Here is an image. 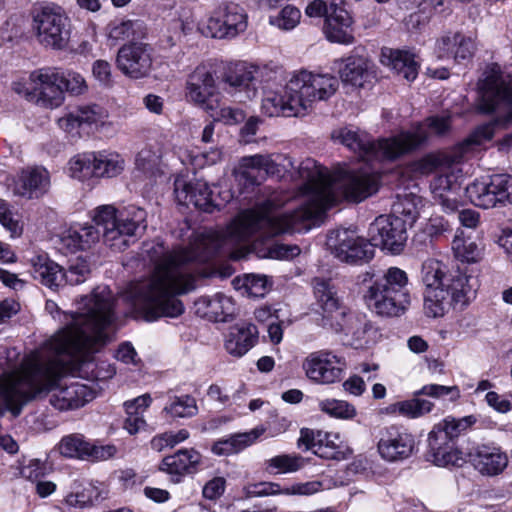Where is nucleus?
<instances>
[{"mask_svg":"<svg viewBox=\"0 0 512 512\" xmlns=\"http://www.w3.org/2000/svg\"><path fill=\"white\" fill-rule=\"evenodd\" d=\"M165 410L175 417H191L197 413V405L193 397L186 395L176 397Z\"/></svg>","mask_w":512,"mask_h":512,"instance_id":"obj_49","label":"nucleus"},{"mask_svg":"<svg viewBox=\"0 0 512 512\" xmlns=\"http://www.w3.org/2000/svg\"><path fill=\"white\" fill-rule=\"evenodd\" d=\"M234 282H242L240 287L252 297H263L268 289V280L265 275L247 274L243 279L238 278Z\"/></svg>","mask_w":512,"mask_h":512,"instance_id":"obj_47","label":"nucleus"},{"mask_svg":"<svg viewBox=\"0 0 512 512\" xmlns=\"http://www.w3.org/2000/svg\"><path fill=\"white\" fill-rule=\"evenodd\" d=\"M92 74L95 79L104 87L113 85L112 70L109 62L96 60L92 65Z\"/></svg>","mask_w":512,"mask_h":512,"instance_id":"obj_59","label":"nucleus"},{"mask_svg":"<svg viewBox=\"0 0 512 512\" xmlns=\"http://www.w3.org/2000/svg\"><path fill=\"white\" fill-rule=\"evenodd\" d=\"M96 493L94 487H88L81 492L71 493L67 495L66 502L71 506L85 507L93 504L92 494Z\"/></svg>","mask_w":512,"mask_h":512,"instance_id":"obj_64","label":"nucleus"},{"mask_svg":"<svg viewBox=\"0 0 512 512\" xmlns=\"http://www.w3.org/2000/svg\"><path fill=\"white\" fill-rule=\"evenodd\" d=\"M60 453L65 457L82 458L88 455L89 443L78 436H67L62 439L59 446Z\"/></svg>","mask_w":512,"mask_h":512,"instance_id":"obj_46","label":"nucleus"},{"mask_svg":"<svg viewBox=\"0 0 512 512\" xmlns=\"http://www.w3.org/2000/svg\"><path fill=\"white\" fill-rule=\"evenodd\" d=\"M382 63L391 67L407 81H413L418 75V63L414 54L404 50H388L382 53Z\"/></svg>","mask_w":512,"mask_h":512,"instance_id":"obj_37","label":"nucleus"},{"mask_svg":"<svg viewBox=\"0 0 512 512\" xmlns=\"http://www.w3.org/2000/svg\"><path fill=\"white\" fill-rule=\"evenodd\" d=\"M465 191L474 205L485 209L512 203V175L496 174L489 182L475 181Z\"/></svg>","mask_w":512,"mask_h":512,"instance_id":"obj_15","label":"nucleus"},{"mask_svg":"<svg viewBox=\"0 0 512 512\" xmlns=\"http://www.w3.org/2000/svg\"><path fill=\"white\" fill-rule=\"evenodd\" d=\"M470 457L475 469L488 476L501 473L508 464L507 455L496 447H478Z\"/></svg>","mask_w":512,"mask_h":512,"instance_id":"obj_33","label":"nucleus"},{"mask_svg":"<svg viewBox=\"0 0 512 512\" xmlns=\"http://www.w3.org/2000/svg\"><path fill=\"white\" fill-rule=\"evenodd\" d=\"M493 135V123L481 125L450 151L430 154L421 160L420 168L423 173L438 172L430 183V189L434 200L445 212H455L460 206L462 188L458 179L462 169L458 165L467 153L491 140Z\"/></svg>","mask_w":512,"mask_h":512,"instance_id":"obj_3","label":"nucleus"},{"mask_svg":"<svg viewBox=\"0 0 512 512\" xmlns=\"http://www.w3.org/2000/svg\"><path fill=\"white\" fill-rule=\"evenodd\" d=\"M280 172L270 155L255 154L242 157L234 168V175L245 188L260 185L267 175Z\"/></svg>","mask_w":512,"mask_h":512,"instance_id":"obj_23","label":"nucleus"},{"mask_svg":"<svg viewBox=\"0 0 512 512\" xmlns=\"http://www.w3.org/2000/svg\"><path fill=\"white\" fill-rule=\"evenodd\" d=\"M334 141L346 146L360 159L365 161H393L403 156V153L419 144L424 136L422 132L414 135L399 133L390 138L374 141L366 132L354 126H344L334 129L331 133Z\"/></svg>","mask_w":512,"mask_h":512,"instance_id":"obj_5","label":"nucleus"},{"mask_svg":"<svg viewBox=\"0 0 512 512\" xmlns=\"http://www.w3.org/2000/svg\"><path fill=\"white\" fill-rule=\"evenodd\" d=\"M260 257H269L276 259H289L300 254V248L296 245H286L274 243L267 246L266 251L258 252Z\"/></svg>","mask_w":512,"mask_h":512,"instance_id":"obj_53","label":"nucleus"},{"mask_svg":"<svg viewBox=\"0 0 512 512\" xmlns=\"http://www.w3.org/2000/svg\"><path fill=\"white\" fill-rule=\"evenodd\" d=\"M318 439H316L315 433L309 429H302L301 436L299 438V445H305L307 450L315 449V454L324 457V453L321 452L323 449V440L321 438V433H317ZM325 457H334V455H325Z\"/></svg>","mask_w":512,"mask_h":512,"instance_id":"obj_58","label":"nucleus"},{"mask_svg":"<svg viewBox=\"0 0 512 512\" xmlns=\"http://www.w3.org/2000/svg\"><path fill=\"white\" fill-rule=\"evenodd\" d=\"M339 87V80L331 74H315L302 70L288 81V90L295 93L303 113L312 107L315 101H326Z\"/></svg>","mask_w":512,"mask_h":512,"instance_id":"obj_13","label":"nucleus"},{"mask_svg":"<svg viewBox=\"0 0 512 512\" xmlns=\"http://www.w3.org/2000/svg\"><path fill=\"white\" fill-rule=\"evenodd\" d=\"M246 28L247 15L244 9L235 3L220 6L208 21V29L216 38H234Z\"/></svg>","mask_w":512,"mask_h":512,"instance_id":"obj_21","label":"nucleus"},{"mask_svg":"<svg viewBox=\"0 0 512 512\" xmlns=\"http://www.w3.org/2000/svg\"><path fill=\"white\" fill-rule=\"evenodd\" d=\"M414 447V437L396 426L382 430L377 444L380 456L389 462L401 461L410 457Z\"/></svg>","mask_w":512,"mask_h":512,"instance_id":"obj_25","label":"nucleus"},{"mask_svg":"<svg viewBox=\"0 0 512 512\" xmlns=\"http://www.w3.org/2000/svg\"><path fill=\"white\" fill-rule=\"evenodd\" d=\"M31 28L37 42L45 48L64 50L71 36V21L61 7L42 5L31 12Z\"/></svg>","mask_w":512,"mask_h":512,"instance_id":"obj_11","label":"nucleus"},{"mask_svg":"<svg viewBox=\"0 0 512 512\" xmlns=\"http://www.w3.org/2000/svg\"><path fill=\"white\" fill-rule=\"evenodd\" d=\"M196 314L214 322H226L234 314V303L224 294L201 296L195 303Z\"/></svg>","mask_w":512,"mask_h":512,"instance_id":"obj_30","label":"nucleus"},{"mask_svg":"<svg viewBox=\"0 0 512 512\" xmlns=\"http://www.w3.org/2000/svg\"><path fill=\"white\" fill-rule=\"evenodd\" d=\"M452 249L456 258L465 262H476L481 257V249L470 238L456 235L452 241Z\"/></svg>","mask_w":512,"mask_h":512,"instance_id":"obj_40","label":"nucleus"},{"mask_svg":"<svg viewBox=\"0 0 512 512\" xmlns=\"http://www.w3.org/2000/svg\"><path fill=\"white\" fill-rule=\"evenodd\" d=\"M457 36H461V32H446L437 39L435 51L439 58H455V50L458 45H454Z\"/></svg>","mask_w":512,"mask_h":512,"instance_id":"obj_52","label":"nucleus"},{"mask_svg":"<svg viewBox=\"0 0 512 512\" xmlns=\"http://www.w3.org/2000/svg\"><path fill=\"white\" fill-rule=\"evenodd\" d=\"M472 417H464L461 419H455L447 417L442 422L434 426L431 432L440 431L446 436V440L454 442L463 431L472 425Z\"/></svg>","mask_w":512,"mask_h":512,"instance_id":"obj_42","label":"nucleus"},{"mask_svg":"<svg viewBox=\"0 0 512 512\" xmlns=\"http://www.w3.org/2000/svg\"><path fill=\"white\" fill-rule=\"evenodd\" d=\"M247 497H261L283 494L280 485L274 482H260L245 487Z\"/></svg>","mask_w":512,"mask_h":512,"instance_id":"obj_56","label":"nucleus"},{"mask_svg":"<svg viewBox=\"0 0 512 512\" xmlns=\"http://www.w3.org/2000/svg\"><path fill=\"white\" fill-rule=\"evenodd\" d=\"M73 178L84 181L91 177H115L123 170L124 160L117 154L84 153L70 161Z\"/></svg>","mask_w":512,"mask_h":512,"instance_id":"obj_16","label":"nucleus"},{"mask_svg":"<svg viewBox=\"0 0 512 512\" xmlns=\"http://www.w3.org/2000/svg\"><path fill=\"white\" fill-rule=\"evenodd\" d=\"M186 89L190 101L202 109L212 112L219 108L220 93L214 73L208 67L197 66L188 77Z\"/></svg>","mask_w":512,"mask_h":512,"instance_id":"obj_19","label":"nucleus"},{"mask_svg":"<svg viewBox=\"0 0 512 512\" xmlns=\"http://www.w3.org/2000/svg\"><path fill=\"white\" fill-rule=\"evenodd\" d=\"M305 464L299 455H278L268 460V467L277 470V473H292L300 470Z\"/></svg>","mask_w":512,"mask_h":512,"instance_id":"obj_45","label":"nucleus"},{"mask_svg":"<svg viewBox=\"0 0 512 512\" xmlns=\"http://www.w3.org/2000/svg\"><path fill=\"white\" fill-rule=\"evenodd\" d=\"M114 306L115 297L105 286L82 297L78 312L71 315L66 327L24 358L18 369L0 376L5 410L18 417L26 405L46 396L59 411L75 410L92 401L95 393L91 387L79 381L60 382V377L106 343L115 321Z\"/></svg>","mask_w":512,"mask_h":512,"instance_id":"obj_2","label":"nucleus"},{"mask_svg":"<svg viewBox=\"0 0 512 512\" xmlns=\"http://www.w3.org/2000/svg\"><path fill=\"white\" fill-rule=\"evenodd\" d=\"M478 108L484 113H498L495 124H512V78L502 72L498 64L488 65L479 80Z\"/></svg>","mask_w":512,"mask_h":512,"instance_id":"obj_9","label":"nucleus"},{"mask_svg":"<svg viewBox=\"0 0 512 512\" xmlns=\"http://www.w3.org/2000/svg\"><path fill=\"white\" fill-rule=\"evenodd\" d=\"M297 173L305 181L302 190L307 199L291 213L247 210L226 232L205 231L195 235L187 246L172 249L159 239L144 242L140 255L153 265V271L148 279L137 285L135 296L145 319L154 321L161 317H178L183 313L184 306L178 296L195 288L193 265L205 263L219 252L239 259L241 255L231 251L232 247L250 237L255 238L253 246L256 249L258 244L277 235L307 231L319 224L326 210L337 202L335 185L310 158L299 164Z\"/></svg>","mask_w":512,"mask_h":512,"instance_id":"obj_1","label":"nucleus"},{"mask_svg":"<svg viewBox=\"0 0 512 512\" xmlns=\"http://www.w3.org/2000/svg\"><path fill=\"white\" fill-rule=\"evenodd\" d=\"M200 462L199 452L194 449H182L166 456L160 464V470L171 475H183L193 472Z\"/></svg>","mask_w":512,"mask_h":512,"instance_id":"obj_36","label":"nucleus"},{"mask_svg":"<svg viewBox=\"0 0 512 512\" xmlns=\"http://www.w3.org/2000/svg\"><path fill=\"white\" fill-rule=\"evenodd\" d=\"M0 223L10 231L12 236H18L22 232V227L17 220L13 218L6 202L0 199Z\"/></svg>","mask_w":512,"mask_h":512,"instance_id":"obj_60","label":"nucleus"},{"mask_svg":"<svg viewBox=\"0 0 512 512\" xmlns=\"http://www.w3.org/2000/svg\"><path fill=\"white\" fill-rule=\"evenodd\" d=\"M77 120L81 125H92L103 122L107 117V113L101 106L97 104L81 105L73 110Z\"/></svg>","mask_w":512,"mask_h":512,"instance_id":"obj_44","label":"nucleus"},{"mask_svg":"<svg viewBox=\"0 0 512 512\" xmlns=\"http://www.w3.org/2000/svg\"><path fill=\"white\" fill-rule=\"evenodd\" d=\"M380 176L365 171L350 172L344 175L337 185L343 196L352 202H361L379 189Z\"/></svg>","mask_w":512,"mask_h":512,"instance_id":"obj_26","label":"nucleus"},{"mask_svg":"<svg viewBox=\"0 0 512 512\" xmlns=\"http://www.w3.org/2000/svg\"><path fill=\"white\" fill-rule=\"evenodd\" d=\"M353 19L343 0H330V12L323 25V33L331 43L350 45L355 42Z\"/></svg>","mask_w":512,"mask_h":512,"instance_id":"obj_24","label":"nucleus"},{"mask_svg":"<svg viewBox=\"0 0 512 512\" xmlns=\"http://www.w3.org/2000/svg\"><path fill=\"white\" fill-rule=\"evenodd\" d=\"M258 330L254 324L238 323L232 326L225 340L226 351L235 357L246 354L257 342Z\"/></svg>","mask_w":512,"mask_h":512,"instance_id":"obj_32","label":"nucleus"},{"mask_svg":"<svg viewBox=\"0 0 512 512\" xmlns=\"http://www.w3.org/2000/svg\"><path fill=\"white\" fill-rule=\"evenodd\" d=\"M373 63L367 57L351 55L344 60L339 74L344 84L361 88L374 78Z\"/></svg>","mask_w":512,"mask_h":512,"instance_id":"obj_31","label":"nucleus"},{"mask_svg":"<svg viewBox=\"0 0 512 512\" xmlns=\"http://www.w3.org/2000/svg\"><path fill=\"white\" fill-rule=\"evenodd\" d=\"M319 409L331 417L352 419L356 416L355 407L343 400L325 399L319 402Z\"/></svg>","mask_w":512,"mask_h":512,"instance_id":"obj_41","label":"nucleus"},{"mask_svg":"<svg viewBox=\"0 0 512 512\" xmlns=\"http://www.w3.org/2000/svg\"><path fill=\"white\" fill-rule=\"evenodd\" d=\"M152 49L142 42H130L117 52L116 65L118 69L131 79H142L149 75L152 69Z\"/></svg>","mask_w":512,"mask_h":512,"instance_id":"obj_20","label":"nucleus"},{"mask_svg":"<svg viewBox=\"0 0 512 512\" xmlns=\"http://www.w3.org/2000/svg\"><path fill=\"white\" fill-rule=\"evenodd\" d=\"M454 45H458L455 50V62H462L470 60L476 50V45L471 37H468L461 33V36H457L454 40Z\"/></svg>","mask_w":512,"mask_h":512,"instance_id":"obj_54","label":"nucleus"},{"mask_svg":"<svg viewBox=\"0 0 512 512\" xmlns=\"http://www.w3.org/2000/svg\"><path fill=\"white\" fill-rule=\"evenodd\" d=\"M425 313L442 317L451 309L461 311L475 297L477 280L455 270L447 274L446 266L437 260H428L422 266Z\"/></svg>","mask_w":512,"mask_h":512,"instance_id":"obj_4","label":"nucleus"},{"mask_svg":"<svg viewBox=\"0 0 512 512\" xmlns=\"http://www.w3.org/2000/svg\"><path fill=\"white\" fill-rule=\"evenodd\" d=\"M392 216H396L404 222L405 228L408 229L412 227L416 222L419 213L416 205L408 200H400L393 205V214Z\"/></svg>","mask_w":512,"mask_h":512,"instance_id":"obj_50","label":"nucleus"},{"mask_svg":"<svg viewBox=\"0 0 512 512\" xmlns=\"http://www.w3.org/2000/svg\"><path fill=\"white\" fill-rule=\"evenodd\" d=\"M50 187L48 171L42 167L23 170L15 193L28 198H38L45 194Z\"/></svg>","mask_w":512,"mask_h":512,"instance_id":"obj_34","label":"nucleus"},{"mask_svg":"<svg viewBox=\"0 0 512 512\" xmlns=\"http://www.w3.org/2000/svg\"><path fill=\"white\" fill-rule=\"evenodd\" d=\"M433 404L430 401L413 398L397 402L393 405V411H398L407 418H418L431 411Z\"/></svg>","mask_w":512,"mask_h":512,"instance_id":"obj_43","label":"nucleus"},{"mask_svg":"<svg viewBox=\"0 0 512 512\" xmlns=\"http://www.w3.org/2000/svg\"><path fill=\"white\" fill-rule=\"evenodd\" d=\"M260 69L246 63L228 66L222 75L224 90L238 102L254 99L258 93Z\"/></svg>","mask_w":512,"mask_h":512,"instance_id":"obj_17","label":"nucleus"},{"mask_svg":"<svg viewBox=\"0 0 512 512\" xmlns=\"http://www.w3.org/2000/svg\"><path fill=\"white\" fill-rule=\"evenodd\" d=\"M60 70L43 67L32 71L27 80L12 83L15 93L29 102L44 108H57L64 102V90L60 80Z\"/></svg>","mask_w":512,"mask_h":512,"instance_id":"obj_10","label":"nucleus"},{"mask_svg":"<svg viewBox=\"0 0 512 512\" xmlns=\"http://www.w3.org/2000/svg\"><path fill=\"white\" fill-rule=\"evenodd\" d=\"M303 368L309 379L320 384L339 381L345 368V362L331 352L311 353L303 362Z\"/></svg>","mask_w":512,"mask_h":512,"instance_id":"obj_22","label":"nucleus"},{"mask_svg":"<svg viewBox=\"0 0 512 512\" xmlns=\"http://www.w3.org/2000/svg\"><path fill=\"white\" fill-rule=\"evenodd\" d=\"M135 26H138V23L132 20L113 23L109 31V37L115 40H123L129 38L130 36L134 35Z\"/></svg>","mask_w":512,"mask_h":512,"instance_id":"obj_61","label":"nucleus"},{"mask_svg":"<svg viewBox=\"0 0 512 512\" xmlns=\"http://www.w3.org/2000/svg\"><path fill=\"white\" fill-rule=\"evenodd\" d=\"M99 239V229L90 224L71 227L65 230L60 237L61 244L70 252L90 249Z\"/></svg>","mask_w":512,"mask_h":512,"instance_id":"obj_35","label":"nucleus"},{"mask_svg":"<svg viewBox=\"0 0 512 512\" xmlns=\"http://www.w3.org/2000/svg\"><path fill=\"white\" fill-rule=\"evenodd\" d=\"M408 276L398 267L388 268L367 287L363 299L368 308L377 315L398 317L410 305Z\"/></svg>","mask_w":512,"mask_h":512,"instance_id":"obj_6","label":"nucleus"},{"mask_svg":"<svg viewBox=\"0 0 512 512\" xmlns=\"http://www.w3.org/2000/svg\"><path fill=\"white\" fill-rule=\"evenodd\" d=\"M159 155L151 147L141 149L135 158V164L138 169L147 172L152 170L158 163Z\"/></svg>","mask_w":512,"mask_h":512,"instance_id":"obj_57","label":"nucleus"},{"mask_svg":"<svg viewBox=\"0 0 512 512\" xmlns=\"http://www.w3.org/2000/svg\"><path fill=\"white\" fill-rule=\"evenodd\" d=\"M59 83L63 87L64 92L77 96L87 91V84L84 77L74 71L61 72Z\"/></svg>","mask_w":512,"mask_h":512,"instance_id":"obj_48","label":"nucleus"},{"mask_svg":"<svg viewBox=\"0 0 512 512\" xmlns=\"http://www.w3.org/2000/svg\"><path fill=\"white\" fill-rule=\"evenodd\" d=\"M145 220L146 212L135 206L118 211L112 205H102L93 215V222L102 229L104 242L117 251L129 246L130 237L136 235L138 229L146 228Z\"/></svg>","mask_w":512,"mask_h":512,"instance_id":"obj_7","label":"nucleus"},{"mask_svg":"<svg viewBox=\"0 0 512 512\" xmlns=\"http://www.w3.org/2000/svg\"><path fill=\"white\" fill-rule=\"evenodd\" d=\"M30 262L33 278L52 290H57L66 283H83L91 272L88 261L83 257L71 261L66 271L46 255H35Z\"/></svg>","mask_w":512,"mask_h":512,"instance_id":"obj_12","label":"nucleus"},{"mask_svg":"<svg viewBox=\"0 0 512 512\" xmlns=\"http://www.w3.org/2000/svg\"><path fill=\"white\" fill-rule=\"evenodd\" d=\"M450 128L451 119L449 116H431L425 119L424 122L418 123L412 129L402 131L401 133H411L414 135L418 134V132H422L424 136V139L419 144H417L414 148L404 152L403 156L423 146L428 141L430 133L437 136H444L450 131Z\"/></svg>","mask_w":512,"mask_h":512,"instance_id":"obj_38","label":"nucleus"},{"mask_svg":"<svg viewBox=\"0 0 512 512\" xmlns=\"http://www.w3.org/2000/svg\"><path fill=\"white\" fill-rule=\"evenodd\" d=\"M261 109L269 117L304 115L296 94L288 90V83L285 86L284 95L268 92L262 100Z\"/></svg>","mask_w":512,"mask_h":512,"instance_id":"obj_29","label":"nucleus"},{"mask_svg":"<svg viewBox=\"0 0 512 512\" xmlns=\"http://www.w3.org/2000/svg\"><path fill=\"white\" fill-rule=\"evenodd\" d=\"M175 195L179 203L184 205H193L199 210L213 212L219 207L212 196L208 184L201 180L195 182L175 181Z\"/></svg>","mask_w":512,"mask_h":512,"instance_id":"obj_27","label":"nucleus"},{"mask_svg":"<svg viewBox=\"0 0 512 512\" xmlns=\"http://www.w3.org/2000/svg\"><path fill=\"white\" fill-rule=\"evenodd\" d=\"M322 489V483L319 481H309L305 483H297L291 487L283 489L286 495H312Z\"/></svg>","mask_w":512,"mask_h":512,"instance_id":"obj_62","label":"nucleus"},{"mask_svg":"<svg viewBox=\"0 0 512 512\" xmlns=\"http://www.w3.org/2000/svg\"><path fill=\"white\" fill-rule=\"evenodd\" d=\"M314 294L322 309L320 325L336 333L351 334L357 340L371 327L370 324L349 312L337 296L330 280L315 279Z\"/></svg>","mask_w":512,"mask_h":512,"instance_id":"obj_8","label":"nucleus"},{"mask_svg":"<svg viewBox=\"0 0 512 512\" xmlns=\"http://www.w3.org/2000/svg\"><path fill=\"white\" fill-rule=\"evenodd\" d=\"M176 15L177 17L172 21L174 29H179L183 35L189 34L195 25L192 9L181 6L176 10Z\"/></svg>","mask_w":512,"mask_h":512,"instance_id":"obj_55","label":"nucleus"},{"mask_svg":"<svg viewBox=\"0 0 512 512\" xmlns=\"http://www.w3.org/2000/svg\"><path fill=\"white\" fill-rule=\"evenodd\" d=\"M427 459L437 466H462L465 463L464 454L457 449L454 442L446 440L445 434L440 431L430 432L428 435Z\"/></svg>","mask_w":512,"mask_h":512,"instance_id":"obj_28","label":"nucleus"},{"mask_svg":"<svg viewBox=\"0 0 512 512\" xmlns=\"http://www.w3.org/2000/svg\"><path fill=\"white\" fill-rule=\"evenodd\" d=\"M369 237L374 247L399 254L407 241V229L396 216L381 215L370 225Z\"/></svg>","mask_w":512,"mask_h":512,"instance_id":"obj_18","label":"nucleus"},{"mask_svg":"<svg viewBox=\"0 0 512 512\" xmlns=\"http://www.w3.org/2000/svg\"><path fill=\"white\" fill-rule=\"evenodd\" d=\"M301 18L299 9L293 6H285L280 14L271 18L270 22L284 30H291L297 26Z\"/></svg>","mask_w":512,"mask_h":512,"instance_id":"obj_51","label":"nucleus"},{"mask_svg":"<svg viewBox=\"0 0 512 512\" xmlns=\"http://www.w3.org/2000/svg\"><path fill=\"white\" fill-rule=\"evenodd\" d=\"M225 484L223 477H215L204 485L202 494L206 499L216 500L224 493Z\"/></svg>","mask_w":512,"mask_h":512,"instance_id":"obj_63","label":"nucleus"},{"mask_svg":"<svg viewBox=\"0 0 512 512\" xmlns=\"http://www.w3.org/2000/svg\"><path fill=\"white\" fill-rule=\"evenodd\" d=\"M258 436L259 434L255 430L245 433H237L229 438L214 442L211 447V451L218 456L232 455L250 446Z\"/></svg>","mask_w":512,"mask_h":512,"instance_id":"obj_39","label":"nucleus"},{"mask_svg":"<svg viewBox=\"0 0 512 512\" xmlns=\"http://www.w3.org/2000/svg\"><path fill=\"white\" fill-rule=\"evenodd\" d=\"M326 245L337 259L345 263H365L374 257L371 237L365 240L348 229L331 231L327 236Z\"/></svg>","mask_w":512,"mask_h":512,"instance_id":"obj_14","label":"nucleus"}]
</instances>
